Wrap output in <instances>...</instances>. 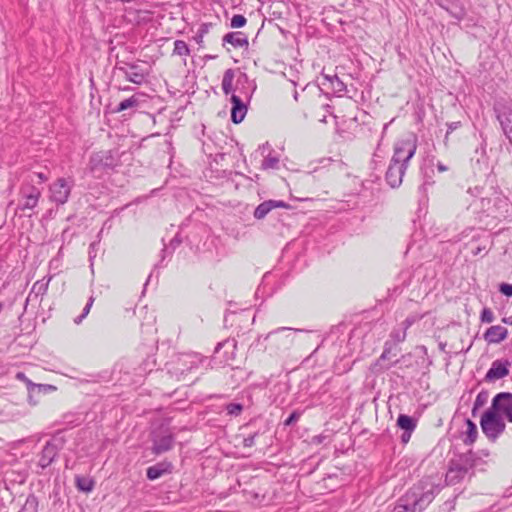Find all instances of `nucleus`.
<instances>
[{
    "label": "nucleus",
    "mask_w": 512,
    "mask_h": 512,
    "mask_svg": "<svg viewBox=\"0 0 512 512\" xmlns=\"http://www.w3.org/2000/svg\"><path fill=\"white\" fill-rule=\"evenodd\" d=\"M438 492L439 487L432 478H424L399 499L394 510L395 512H421L433 501Z\"/></svg>",
    "instance_id": "1"
},
{
    "label": "nucleus",
    "mask_w": 512,
    "mask_h": 512,
    "mask_svg": "<svg viewBox=\"0 0 512 512\" xmlns=\"http://www.w3.org/2000/svg\"><path fill=\"white\" fill-rule=\"evenodd\" d=\"M480 425L483 433L491 441H496L506 427L503 418L496 412L492 405L482 415Z\"/></svg>",
    "instance_id": "2"
},
{
    "label": "nucleus",
    "mask_w": 512,
    "mask_h": 512,
    "mask_svg": "<svg viewBox=\"0 0 512 512\" xmlns=\"http://www.w3.org/2000/svg\"><path fill=\"white\" fill-rule=\"evenodd\" d=\"M474 467V462L471 453L459 456L457 460L450 463L449 469L446 473V482L448 484H456L461 481L465 475Z\"/></svg>",
    "instance_id": "3"
},
{
    "label": "nucleus",
    "mask_w": 512,
    "mask_h": 512,
    "mask_svg": "<svg viewBox=\"0 0 512 512\" xmlns=\"http://www.w3.org/2000/svg\"><path fill=\"white\" fill-rule=\"evenodd\" d=\"M417 149V141L414 136L399 140L394 145V154L391 162L404 166L407 169L408 163L414 156Z\"/></svg>",
    "instance_id": "4"
},
{
    "label": "nucleus",
    "mask_w": 512,
    "mask_h": 512,
    "mask_svg": "<svg viewBox=\"0 0 512 512\" xmlns=\"http://www.w3.org/2000/svg\"><path fill=\"white\" fill-rule=\"evenodd\" d=\"M494 110L504 134L512 144V103L497 102L494 106Z\"/></svg>",
    "instance_id": "5"
},
{
    "label": "nucleus",
    "mask_w": 512,
    "mask_h": 512,
    "mask_svg": "<svg viewBox=\"0 0 512 512\" xmlns=\"http://www.w3.org/2000/svg\"><path fill=\"white\" fill-rule=\"evenodd\" d=\"M73 181L66 178H59L49 187L50 200L56 204H65L71 193Z\"/></svg>",
    "instance_id": "6"
},
{
    "label": "nucleus",
    "mask_w": 512,
    "mask_h": 512,
    "mask_svg": "<svg viewBox=\"0 0 512 512\" xmlns=\"http://www.w3.org/2000/svg\"><path fill=\"white\" fill-rule=\"evenodd\" d=\"M20 194L22 197L17 210L25 213L27 210H33L39 202L41 191L32 185L26 184L21 187Z\"/></svg>",
    "instance_id": "7"
},
{
    "label": "nucleus",
    "mask_w": 512,
    "mask_h": 512,
    "mask_svg": "<svg viewBox=\"0 0 512 512\" xmlns=\"http://www.w3.org/2000/svg\"><path fill=\"white\" fill-rule=\"evenodd\" d=\"M117 165V158L112 151H100L93 154L90 158V170L98 172L104 169H111Z\"/></svg>",
    "instance_id": "8"
},
{
    "label": "nucleus",
    "mask_w": 512,
    "mask_h": 512,
    "mask_svg": "<svg viewBox=\"0 0 512 512\" xmlns=\"http://www.w3.org/2000/svg\"><path fill=\"white\" fill-rule=\"evenodd\" d=\"M492 406L498 414H502L512 423V393H498L492 400Z\"/></svg>",
    "instance_id": "9"
},
{
    "label": "nucleus",
    "mask_w": 512,
    "mask_h": 512,
    "mask_svg": "<svg viewBox=\"0 0 512 512\" xmlns=\"http://www.w3.org/2000/svg\"><path fill=\"white\" fill-rule=\"evenodd\" d=\"M291 330L287 327L278 328L268 333L265 340H270L277 348H289L293 344L294 338L290 334L282 335V332Z\"/></svg>",
    "instance_id": "10"
},
{
    "label": "nucleus",
    "mask_w": 512,
    "mask_h": 512,
    "mask_svg": "<svg viewBox=\"0 0 512 512\" xmlns=\"http://www.w3.org/2000/svg\"><path fill=\"white\" fill-rule=\"evenodd\" d=\"M231 120L235 124L241 123L246 114H247V106L245 102L237 95H231Z\"/></svg>",
    "instance_id": "11"
},
{
    "label": "nucleus",
    "mask_w": 512,
    "mask_h": 512,
    "mask_svg": "<svg viewBox=\"0 0 512 512\" xmlns=\"http://www.w3.org/2000/svg\"><path fill=\"white\" fill-rule=\"evenodd\" d=\"M405 167L390 162L386 172V181L392 188H397L401 185L403 176L405 174Z\"/></svg>",
    "instance_id": "12"
},
{
    "label": "nucleus",
    "mask_w": 512,
    "mask_h": 512,
    "mask_svg": "<svg viewBox=\"0 0 512 512\" xmlns=\"http://www.w3.org/2000/svg\"><path fill=\"white\" fill-rule=\"evenodd\" d=\"M509 365L510 363L508 361H494L491 365V368L486 373L485 379L487 381H494L507 376L509 373Z\"/></svg>",
    "instance_id": "13"
},
{
    "label": "nucleus",
    "mask_w": 512,
    "mask_h": 512,
    "mask_svg": "<svg viewBox=\"0 0 512 512\" xmlns=\"http://www.w3.org/2000/svg\"><path fill=\"white\" fill-rule=\"evenodd\" d=\"M508 330L500 325H494L488 328L484 334V339L488 343H500L506 339Z\"/></svg>",
    "instance_id": "14"
},
{
    "label": "nucleus",
    "mask_w": 512,
    "mask_h": 512,
    "mask_svg": "<svg viewBox=\"0 0 512 512\" xmlns=\"http://www.w3.org/2000/svg\"><path fill=\"white\" fill-rule=\"evenodd\" d=\"M57 453H58V448H57L56 444H54L52 442H47L41 452V455L39 458V466L43 469L48 467L55 459Z\"/></svg>",
    "instance_id": "15"
},
{
    "label": "nucleus",
    "mask_w": 512,
    "mask_h": 512,
    "mask_svg": "<svg viewBox=\"0 0 512 512\" xmlns=\"http://www.w3.org/2000/svg\"><path fill=\"white\" fill-rule=\"evenodd\" d=\"M121 72H123L126 80L140 85L145 81V73L138 68L137 65H129L128 68L119 67Z\"/></svg>",
    "instance_id": "16"
},
{
    "label": "nucleus",
    "mask_w": 512,
    "mask_h": 512,
    "mask_svg": "<svg viewBox=\"0 0 512 512\" xmlns=\"http://www.w3.org/2000/svg\"><path fill=\"white\" fill-rule=\"evenodd\" d=\"M174 438L171 434L163 435L153 440V452L155 454H161L173 447Z\"/></svg>",
    "instance_id": "17"
},
{
    "label": "nucleus",
    "mask_w": 512,
    "mask_h": 512,
    "mask_svg": "<svg viewBox=\"0 0 512 512\" xmlns=\"http://www.w3.org/2000/svg\"><path fill=\"white\" fill-rule=\"evenodd\" d=\"M223 42L231 44L235 48L248 46V39L241 32H230L223 37Z\"/></svg>",
    "instance_id": "18"
},
{
    "label": "nucleus",
    "mask_w": 512,
    "mask_h": 512,
    "mask_svg": "<svg viewBox=\"0 0 512 512\" xmlns=\"http://www.w3.org/2000/svg\"><path fill=\"white\" fill-rule=\"evenodd\" d=\"M50 280H51L50 277L49 278L44 277L41 280L36 281L31 288L28 299H30L33 296L35 298H37L39 296H43L48 290Z\"/></svg>",
    "instance_id": "19"
},
{
    "label": "nucleus",
    "mask_w": 512,
    "mask_h": 512,
    "mask_svg": "<svg viewBox=\"0 0 512 512\" xmlns=\"http://www.w3.org/2000/svg\"><path fill=\"white\" fill-rule=\"evenodd\" d=\"M235 77V72L233 69H227L224 72L222 79V90L225 95H229L233 92V81Z\"/></svg>",
    "instance_id": "20"
},
{
    "label": "nucleus",
    "mask_w": 512,
    "mask_h": 512,
    "mask_svg": "<svg viewBox=\"0 0 512 512\" xmlns=\"http://www.w3.org/2000/svg\"><path fill=\"white\" fill-rule=\"evenodd\" d=\"M397 425L407 432H413L416 428V420L408 415L400 414L397 419Z\"/></svg>",
    "instance_id": "21"
},
{
    "label": "nucleus",
    "mask_w": 512,
    "mask_h": 512,
    "mask_svg": "<svg viewBox=\"0 0 512 512\" xmlns=\"http://www.w3.org/2000/svg\"><path fill=\"white\" fill-rule=\"evenodd\" d=\"M75 483L78 490L86 493L91 492L95 485V482L92 478L85 476H76Z\"/></svg>",
    "instance_id": "22"
},
{
    "label": "nucleus",
    "mask_w": 512,
    "mask_h": 512,
    "mask_svg": "<svg viewBox=\"0 0 512 512\" xmlns=\"http://www.w3.org/2000/svg\"><path fill=\"white\" fill-rule=\"evenodd\" d=\"M140 101L139 97L136 95H133L123 101H121L117 108L115 109V112H122L124 110L130 109V108H136L138 107Z\"/></svg>",
    "instance_id": "23"
},
{
    "label": "nucleus",
    "mask_w": 512,
    "mask_h": 512,
    "mask_svg": "<svg viewBox=\"0 0 512 512\" xmlns=\"http://www.w3.org/2000/svg\"><path fill=\"white\" fill-rule=\"evenodd\" d=\"M272 209L271 200L264 201L256 207L254 217L256 219H263Z\"/></svg>",
    "instance_id": "24"
},
{
    "label": "nucleus",
    "mask_w": 512,
    "mask_h": 512,
    "mask_svg": "<svg viewBox=\"0 0 512 512\" xmlns=\"http://www.w3.org/2000/svg\"><path fill=\"white\" fill-rule=\"evenodd\" d=\"M322 75L327 81L331 83L332 88L335 91L343 92L346 89L345 84L339 79V77L336 74L330 75L322 72Z\"/></svg>",
    "instance_id": "25"
},
{
    "label": "nucleus",
    "mask_w": 512,
    "mask_h": 512,
    "mask_svg": "<svg viewBox=\"0 0 512 512\" xmlns=\"http://www.w3.org/2000/svg\"><path fill=\"white\" fill-rule=\"evenodd\" d=\"M467 438L465 439L466 444H472L475 442L477 437V426L476 424L471 421L470 419H467Z\"/></svg>",
    "instance_id": "26"
},
{
    "label": "nucleus",
    "mask_w": 512,
    "mask_h": 512,
    "mask_svg": "<svg viewBox=\"0 0 512 512\" xmlns=\"http://www.w3.org/2000/svg\"><path fill=\"white\" fill-rule=\"evenodd\" d=\"M189 54H190V49L185 41L176 40L174 42L173 55L188 56Z\"/></svg>",
    "instance_id": "27"
},
{
    "label": "nucleus",
    "mask_w": 512,
    "mask_h": 512,
    "mask_svg": "<svg viewBox=\"0 0 512 512\" xmlns=\"http://www.w3.org/2000/svg\"><path fill=\"white\" fill-rule=\"evenodd\" d=\"M488 398H489V392L488 391H481L478 393L475 401H474V405H473V409H472V414L475 415L476 411L483 407L487 401H488Z\"/></svg>",
    "instance_id": "28"
},
{
    "label": "nucleus",
    "mask_w": 512,
    "mask_h": 512,
    "mask_svg": "<svg viewBox=\"0 0 512 512\" xmlns=\"http://www.w3.org/2000/svg\"><path fill=\"white\" fill-rule=\"evenodd\" d=\"M279 164V158L277 156L268 155L266 156L261 164V168L264 170L267 169H276Z\"/></svg>",
    "instance_id": "29"
},
{
    "label": "nucleus",
    "mask_w": 512,
    "mask_h": 512,
    "mask_svg": "<svg viewBox=\"0 0 512 512\" xmlns=\"http://www.w3.org/2000/svg\"><path fill=\"white\" fill-rule=\"evenodd\" d=\"M247 20L243 15L236 14L231 18L230 26L232 28H241L246 24Z\"/></svg>",
    "instance_id": "30"
},
{
    "label": "nucleus",
    "mask_w": 512,
    "mask_h": 512,
    "mask_svg": "<svg viewBox=\"0 0 512 512\" xmlns=\"http://www.w3.org/2000/svg\"><path fill=\"white\" fill-rule=\"evenodd\" d=\"M163 474V470L158 466H151L147 469V478L150 480H155L159 478Z\"/></svg>",
    "instance_id": "31"
},
{
    "label": "nucleus",
    "mask_w": 512,
    "mask_h": 512,
    "mask_svg": "<svg viewBox=\"0 0 512 512\" xmlns=\"http://www.w3.org/2000/svg\"><path fill=\"white\" fill-rule=\"evenodd\" d=\"M226 409L229 415L237 416L242 412L243 407L241 404L238 403H230L227 405Z\"/></svg>",
    "instance_id": "32"
},
{
    "label": "nucleus",
    "mask_w": 512,
    "mask_h": 512,
    "mask_svg": "<svg viewBox=\"0 0 512 512\" xmlns=\"http://www.w3.org/2000/svg\"><path fill=\"white\" fill-rule=\"evenodd\" d=\"M480 319L484 323H491L494 320V314L489 308H484L481 312Z\"/></svg>",
    "instance_id": "33"
},
{
    "label": "nucleus",
    "mask_w": 512,
    "mask_h": 512,
    "mask_svg": "<svg viewBox=\"0 0 512 512\" xmlns=\"http://www.w3.org/2000/svg\"><path fill=\"white\" fill-rule=\"evenodd\" d=\"M17 379H20L22 381H24L28 387L29 390L35 388V387H38V388H41L42 385H36L34 384L31 380H29L24 373L22 372H18L17 375H16Z\"/></svg>",
    "instance_id": "34"
},
{
    "label": "nucleus",
    "mask_w": 512,
    "mask_h": 512,
    "mask_svg": "<svg viewBox=\"0 0 512 512\" xmlns=\"http://www.w3.org/2000/svg\"><path fill=\"white\" fill-rule=\"evenodd\" d=\"M300 416H301L300 412H298V411L292 412L291 415L285 420L284 425L290 426V425L294 424L295 422L298 421Z\"/></svg>",
    "instance_id": "35"
},
{
    "label": "nucleus",
    "mask_w": 512,
    "mask_h": 512,
    "mask_svg": "<svg viewBox=\"0 0 512 512\" xmlns=\"http://www.w3.org/2000/svg\"><path fill=\"white\" fill-rule=\"evenodd\" d=\"M499 291L505 296H512V284L501 283L499 286Z\"/></svg>",
    "instance_id": "36"
},
{
    "label": "nucleus",
    "mask_w": 512,
    "mask_h": 512,
    "mask_svg": "<svg viewBox=\"0 0 512 512\" xmlns=\"http://www.w3.org/2000/svg\"><path fill=\"white\" fill-rule=\"evenodd\" d=\"M391 337L393 338V340L395 342H403L406 338V332L405 330H402V331H393L391 333Z\"/></svg>",
    "instance_id": "37"
},
{
    "label": "nucleus",
    "mask_w": 512,
    "mask_h": 512,
    "mask_svg": "<svg viewBox=\"0 0 512 512\" xmlns=\"http://www.w3.org/2000/svg\"><path fill=\"white\" fill-rule=\"evenodd\" d=\"M271 202H272L273 209L274 208H288V204L285 203L284 201L271 200Z\"/></svg>",
    "instance_id": "38"
},
{
    "label": "nucleus",
    "mask_w": 512,
    "mask_h": 512,
    "mask_svg": "<svg viewBox=\"0 0 512 512\" xmlns=\"http://www.w3.org/2000/svg\"><path fill=\"white\" fill-rule=\"evenodd\" d=\"M93 302H94V298L90 297L89 301L87 302L86 306L83 309V312H82L83 316H87L88 315V313L90 312V309H91V307L93 305Z\"/></svg>",
    "instance_id": "39"
},
{
    "label": "nucleus",
    "mask_w": 512,
    "mask_h": 512,
    "mask_svg": "<svg viewBox=\"0 0 512 512\" xmlns=\"http://www.w3.org/2000/svg\"><path fill=\"white\" fill-rule=\"evenodd\" d=\"M255 435H251L244 439V446L251 447L254 445Z\"/></svg>",
    "instance_id": "40"
},
{
    "label": "nucleus",
    "mask_w": 512,
    "mask_h": 512,
    "mask_svg": "<svg viewBox=\"0 0 512 512\" xmlns=\"http://www.w3.org/2000/svg\"><path fill=\"white\" fill-rule=\"evenodd\" d=\"M459 126H460V122H452V123L448 124L447 134H449L453 130L457 129Z\"/></svg>",
    "instance_id": "41"
},
{
    "label": "nucleus",
    "mask_w": 512,
    "mask_h": 512,
    "mask_svg": "<svg viewBox=\"0 0 512 512\" xmlns=\"http://www.w3.org/2000/svg\"><path fill=\"white\" fill-rule=\"evenodd\" d=\"M412 432H407L404 430V433L401 436V440L403 443H407L410 440Z\"/></svg>",
    "instance_id": "42"
},
{
    "label": "nucleus",
    "mask_w": 512,
    "mask_h": 512,
    "mask_svg": "<svg viewBox=\"0 0 512 512\" xmlns=\"http://www.w3.org/2000/svg\"><path fill=\"white\" fill-rule=\"evenodd\" d=\"M436 167H437V170H438L439 172H445V171H447V170H448V167H447L446 165H444L443 163H441V162H438V163L436 164Z\"/></svg>",
    "instance_id": "43"
},
{
    "label": "nucleus",
    "mask_w": 512,
    "mask_h": 512,
    "mask_svg": "<svg viewBox=\"0 0 512 512\" xmlns=\"http://www.w3.org/2000/svg\"><path fill=\"white\" fill-rule=\"evenodd\" d=\"M414 320L411 319V318H407L405 321H404V329L403 330H407L412 324H413Z\"/></svg>",
    "instance_id": "44"
},
{
    "label": "nucleus",
    "mask_w": 512,
    "mask_h": 512,
    "mask_svg": "<svg viewBox=\"0 0 512 512\" xmlns=\"http://www.w3.org/2000/svg\"><path fill=\"white\" fill-rule=\"evenodd\" d=\"M390 349L385 348L383 353L380 356V360H385L389 357Z\"/></svg>",
    "instance_id": "45"
},
{
    "label": "nucleus",
    "mask_w": 512,
    "mask_h": 512,
    "mask_svg": "<svg viewBox=\"0 0 512 512\" xmlns=\"http://www.w3.org/2000/svg\"><path fill=\"white\" fill-rule=\"evenodd\" d=\"M85 317L86 316H83V313H82L80 316H78L77 318L74 319V322L76 324H80Z\"/></svg>",
    "instance_id": "46"
},
{
    "label": "nucleus",
    "mask_w": 512,
    "mask_h": 512,
    "mask_svg": "<svg viewBox=\"0 0 512 512\" xmlns=\"http://www.w3.org/2000/svg\"><path fill=\"white\" fill-rule=\"evenodd\" d=\"M37 176L42 182L47 181V177L43 173H38Z\"/></svg>",
    "instance_id": "47"
},
{
    "label": "nucleus",
    "mask_w": 512,
    "mask_h": 512,
    "mask_svg": "<svg viewBox=\"0 0 512 512\" xmlns=\"http://www.w3.org/2000/svg\"><path fill=\"white\" fill-rule=\"evenodd\" d=\"M503 322L509 325H512V316L508 318H503Z\"/></svg>",
    "instance_id": "48"
},
{
    "label": "nucleus",
    "mask_w": 512,
    "mask_h": 512,
    "mask_svg": "<svg viewBox=\"0 0 512 512\" xmlns=\"http://www.w3.org/2000/svg\"><path fill=\"white\" fill-rule=\"evenodd\" d=\"M293 96H294V99L297 101L298 100V92L295 91Z\"/></svg>",
    "instance_id": "49"
}]
</instances>
